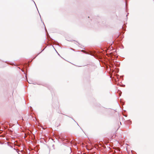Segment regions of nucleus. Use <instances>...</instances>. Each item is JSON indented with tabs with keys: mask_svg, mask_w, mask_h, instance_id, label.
Segmentation results:
<instances>
[{
	"mask_svg": "<svg viewBox=\"0 0 154 154\" xmlns=\"http://www.w3.org/2000/svg\"><path fill=\"white\" fill-rule=\"evenodd\" d=\"M81 51L86 54H90L91 55H92V54H90L89 53H88V52H86L85 51H84V50H82Z\"/></svg>",
	"mask_w": 154,
	"mask_h": 154,
	"instance_id": "obj_1",
	"label": "nucleus"
},
{
	"mask_svg": "<svg viewBox=\"0 0 154 154\" xmlns=\"http://www.w3.org/2000/svg\"><path fill=\"white\" fill-rule=\"evenodd\" d=\"M20 151L19 150H18L17 149V151L18 153V154H20L19 153H18V152H19Z\"/></svg>",
	"mask_w": 154,
	"mask_h": 154,
	"instance_id": "obj_2",
	"label": "nucleus"
},
{
	"mask_svg": "<svg viewBox=\"0 0 154 154\" xmlns=\"http://www.w3.org/2000/svg\"><path fill=\"white\" fill-rule=\"evenodd\" d=\"M28 83H29V84H31V82H28Z\"/></svg>",
	"mask_w": 154,
	"mask_h": 154,
	"instance_id": "obj_3",
	"label": "nucleus"
},
{
	"mask_svg": "<svg viewBox=\"0 0 154 154\" xmlns=\"http://www.w3.org/2000/svg\"><path fill=\"white\" fill-rule=\"evenodd\" d=\"M28 83H29V84H31V82H28Z\"/></svg>",
	"mask_w": 154,
	"mask_h": 154,
	"instance_id": "obj_4",
	"label": "nucleus"
},
{
	"mask_svg": "<svg viewBox=\"0 0 154 154\" xmlns=\"http://www.w3.org/2000/svg\"><path fill=\"white\" fill-rule=\"evenodd\" d=\"M123 28V26H122V28Z\"/></svg>",
	"mask_w": 154,
	"mask_h": 154,
	"instance_id": "obj_5",
	"label": "nucleus"
},
{
	"mask_svg": "<svg viewBox=\"0 0 154 154\" xmlns=\"http://www.w3.org/2000/svg\"><path fill=\"white\" fill-rule=\"evenodd\" d=\"M43 50H42V51H41V52H42V51H43Z\"/></svg>",
	"mask_w": 154,
	"mask_h": 154,
	"instance_id": "obj_6",
	"label": "nucleus"
},
{
	"mask_svg": "<svg viewBox=\"0 0 154 154\" xmlns=\"http://www.w3.org/2000/svg\"><path fill=\"white\" fill-rule=\"evenodd\" d=\"M45 30L46 31L47 30H46V29L45 28Z\"/></svg>",
	"mask_w": 154,
	"mask_h": 154,
	"instance_id": "obj_7",
	"label": "nucleus"
}]
</instances>
